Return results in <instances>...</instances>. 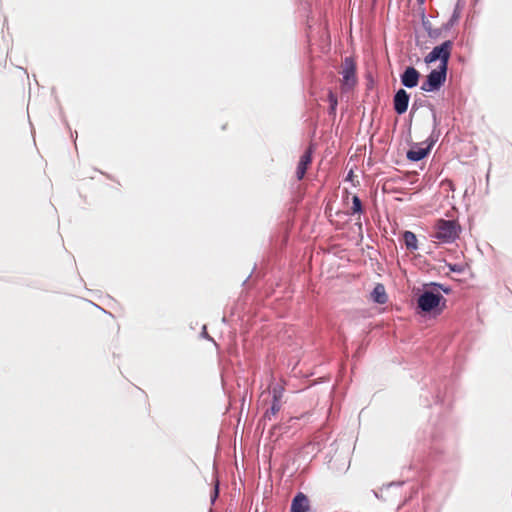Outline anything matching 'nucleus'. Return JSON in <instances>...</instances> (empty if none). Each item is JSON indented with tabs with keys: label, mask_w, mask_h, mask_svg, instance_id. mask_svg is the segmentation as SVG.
I'll use <instances>...</instances> for the list:
<instances>
[{
	"label": "nucleus",
	"mask_w": 512,
	"mask_h": 512,
	"mask_svg": "<svg viewBox=\"0 0 512 512\" xmlns=\"http://www.w3.org/2000/svg\"><path fill=\"white\" fill-rule=\"evenodd\" d=\"M362 211V203L358 196L354 195L352 198V206L350 208V214L360 213Z\"/></svg>",
	"instance_id": "ddd939ff"
},
{
	"label": "nucleus",
	"mask_w": 512,
	"mask_h": 512,
	"mask_svg": "<svg viewBox=\"0 0 512 512\" xmlns=\"http://www.w3.org/2000/svg\"><path fill=\"white\" fill-rule=\"evenodd\" d=\"M448 67L438 66L433 69L428 75L426 80L422 83L421 89L426 92L438 90L446 81Z\"/></svg>",
	"instance_id": "7ed1b4c3"
},
{
	"label": "nucleus",
	"mask_w": 512,
	"mask_h": 512,
	"mask_svg": "<svg viewBox=\"0 0 512 512\" xmlns=\"http://www.w3.org/2000/svg\"><path fill=\"white\" fill-rule=\"evenodd\" d=\"M420 2H423L424 0H419Z\"/></svg>",
	"instance_id": "6ab92c4d"
},
{
	"label": "nucleus",
	"mask_w": 512,
	"mask_h": 512,
	"mask_svg": "<svg viewBox=\"0 0 512 512\" xmlns=\"http://www.w3.org/2000/svg\"><path fill=\"white\" fill-rule=\"evenodd\" d=\"M461 226L456 220L439 219L434 225L433 238L440 243H453L459 238Z\"/></svg>",
	"instance_id": "f257e3e1"
},
{
	"label": "nucleus",
	"mask_w": 512,
	"mask_h": 512,
	"mask_svg": "<svg viewBox=\"0 0 512 512\" xmlns=\"http://www.w3.org/2000/svg\"><path fill=\"white\" fill-rule=\"evenodd\" d=\"M432 146H433V142L428 143L426 147H422L420 145H414L407 152V158L411 161H420L428 155Z\"/></svg>",
	"instance_id": "1a4fd4ad"
},
{
	"label": "nucleus",
	"mask_w": 512,
	"mask_h": 512,
	"mask_svg": "<svg viewBox=\"0 0 512 512\" xmlns=\"http://www.w3.org/2000/svg\"><path fill=\"white\" fill-rule=\"evenodd\" d=\"M291 512H310L309 499L305 494L300 492L294 497Z\"/></svg>",
	"instance_id": "9d476101"
},
{
	"label": "nucleus",
	"mask_w": 512,
	"mask_h": 512,
	"mask_svg": "<svg viewBox=\"0 0 512 512\" xmlns=\"http://www.w3.org/2000/svg\"><path fill=\"white\" fill-rule=\"evenodd\" d=\"M217 494H218V488L216 487L215 488V497L217 496Z\"/></svg>",
	"instance_id": "a211bd4d"
},
{
	"label": "nucleus",
	"mask_w": 512,
	"mask_h": 512,
	"mask_svg": "<svg viewBox=\"0 0 512 512\" xmlns=\"http://www.w3.org/2000/svg\"><path fill=\"white\" fill-rule=\"evenodd\" d=\"M328 100L330 103V113L335 114L338 101L336 95L332 91L328 94Z\"/></svg>",
	"instance_id": "4468645a"
},
{
	"label": "nucleus",
	"mask_w": 512,
	"mask_h": 512,
	"mask_svg": "<svg viewBox=\"0 0 512 512\" xmlns=\"http://www.w3.org/2000/svg\"><path fill=\"white\" fill-rule=\"evenodd\" d=\"M441 301L445 302V299L440 293L425 291L419 296L417 303L424 312H430L437 308Z\"/></svg>",
	"instance_id": "39448f33"
},
{
	"label": "nucleus",
	"mask_w": 512,
	"mask_h": 512,
	"mask_svg": "<svg viewBox=\"0 0 512 512\" xmlns=\"http://www.w3.org/2000/svg\"><path fill=\"white\" fill-rule=\"evenodd\" d=\"M278 410H279V407H277L276 404H273V406H272L273 413H275Z\"/></svg>",
	"instance_id": "f3484780"
},
{
	"label": "nucleus",
	"mask_w": 512,
	"mask_h": 512,
	"mask_svg": "<svg viewBox=\"0 0 512 512\" xmlns=\"http://www.w3.org/2000/svg\"><path fill=\"white\" fill-rule=\"evenodd\" d=\"M314 151L313 144H310L308 148L305 150L303 155L300 157L297 168H296V177L298 180H302L312 164V154Z\"/></svg>",
	"instance_id": "423d86ee"
},
{
	"label": "nucleus",
	"mask_w": 512,
	"mask_h": 512,
	"mask_svg": "<svg viewBox=\"0 0 512 512\" xmlns=\"http://www.w3.org/2000/svg\"><path fill=\"white\" fill-rule=\"evenodd\" d=\"M410 96L404 90L400 89L394 96V109L398 114H403L407 111Z\"/></svg>",
	"instance_id": "0eeeda50"
},
{
	"label": "nucleus",
	"mask_w": 512,
	"mask_h": 512,
	"mask_svg": "<svg viewBox=\"0 0 512 512\" xmlns=\"http://www.w3.org/2000/svg\"><path fill=\"white\" fill-rule=\"evenodd\" d=\"M453 45L454 43L452 40H446L442 44L435 46L432 51L425 56V63L430 64L439 61V66L448 67Z\"/></svg>",
	"instance_id": "f03ea898"
},
{
	"label": "nucleus",
	"mask_w": 512,
	"mask_h": 512,
	"mask_svg": "<svg viewBox=\"0 0 512 512\" xmlns=\"http://www.w3.org/2000/svg\"><path fill=\"white\" fill-rule=\"evenodd\" d=\"M342 90L352 89L357 84L356 64L350 57H346L342 63Z\"/></svg>",
	"instance_id": "20e7f679"
},
{
	"label": "nucleus",
	"mask_w": 512,
	"mask_h": 512,
	"mask_svg": "<svg viewBox=\"0 0 512 512\" xmlns=\"http://www.w3.org/2000/svg\"><path fill=\"white\" fill-rule=\"evenodd\" d=\"M428 33L431 38H437L440 35V32L438 30H429Z\"/></svg>",
	"instance_id": "2eb2a0df"
},
{
	"label": "nucleus",
	"mask_w": 512,
	"mask_h": 512,
	"mask_svg": "<svg viewBox=\"0 0 512 512\" xmlns=\"http://www.w3.org/2000/svg\"><path fill=\"white\" fill-rule=\"evenodd\" d=\"M371 298L378 304H385L388 300V296L386 294L384 285L377 284L371 293Z\"/></svg>",
	"instance_id": "9b49d317"
},
{
	"label": "nucleus",
	"mask_w": 512,
	"mask_h": 512,
	"mask_svg": "<svg viewBox=\"0 0 512 512\" xmlns=\"http://www.w3.org/2000/svg\"><path fill=\"white\" fill-rule=\"evenodd\" d=\"M420 73L414 67H407L401 75V82L407 88L418 85Z\"/></svg>",
	"instance_id": "6e6552de"
},
{
	"label": "nucleus",
	"mask_w": 512,
	"mask_h": 512,
	"mask_svg": "<svg viewBox=\"0 0 512 512\" xmlns=\"http://www.w3.org/2000/svg\"><path fill=\"white\" fill-rule=\"evenodd\" d=\"M449 268H450V270H452V271H458V272L460 271V269H458V268L456 267V265H449Z\"/></svg>",
	"instance_id": "dca6fc26"
},
{
	"label": "nucleus",
	"mask_w": 512,
	"mask_h": 512,
	"mask_svg": "<svg viewBox=\"0 0 512 512\" xmlns=\"http://www.w3.org/2000/svg\"><path fill=\"white\" fill-rule=\"evenodd\" d=\"M405 246L409 251H415L418 249V241L416 235L411 231H405L403 234Z\"/></svg>",
	"instance_id": "f8f14e48"
}]
</instances>
